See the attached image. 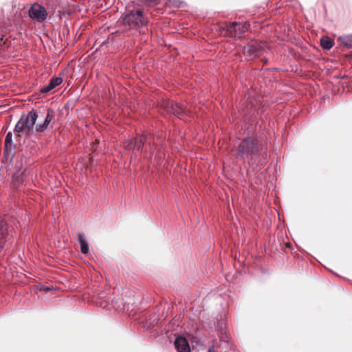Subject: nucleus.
Here are the masks:
<instances>
[{
    "mask_svg": "<svg viewBox=\"0 0 352 352\" xmlns=\"http://www.w3.org/2000/svg\"><path fill=\"white\" fill-rule=\"evenodd\" d=\"M37 118L38 116L34 111H30L27 116H22L16 124L15 131L26 135L32 134Z\"/></svg>",
    "mask_w": 352,
    "mask_h": 352,
    "instance_id": "obj_1",
    "label": "nucleus"
},
{
    "mask_svg": "<svg viewBox=\"0 0 352 352\" xmlns=\"http://www.w3.org/2000/svg\"><path fill=\"white\" fill-rule=\"evenodd\" d=\"M124 23L131 28L142 26L146 24V19L143 17L140 10L132 11L124 18Z\"/></svg>",
    "mask_w": 352,
    "mask_h": 352,
    "instance_id": "obj_2",
    "label": "nucleus"
},
{
    "mask_svg": "<svg viewBox=\"0 0 352 352\" xmlns=\"http://www.w3.org/2000/svg\"><path fill=\"white\" fill-rule=\"evenodd\" d=\"M29 16L32 19L41 23L47 19V12L43 6L34 3L30 8Z\"/></svg>",
    "mask_w": 352,
    "mask_h": 352,
    "instance_id": "obj_3",
    "label": "nucleus"
},
{
    "mask_svg": "<svg viewBox=\"0 0 352 352\" xmlns=\"http://www.w3.org/2000/svg\"><path fill=\"white\" fill-rule=\"evenodd\" d=\"M254 145V140L252 138H247L244 141H243L239 147V151L236 153V155L241 156V157H245L250 151L252 150Z\"/></svg>",
    "mask_w": 352,
    "mask_h": 352,
    "instance_id": "obj_4",
    "label": "nucleus"
},
{
    "mask_svg": "<svg viewBox=\"0 0 352 352\" xmlns=\"http://www.w3.org/2000/svg\"><path fill=\"white\" fill-rule=\"evenodd\" d=\"M54 118V111L53 110L48 109L47 111V114L45 116H43V121L41 122L38 123L36 126L35 129L37 132H43L44 131L52 120Z\"/></svg>",
    "mask_w": 352,
    "mask_h": 352,
    "instance_id": "obj_5",
    "label": "nucleus"
},
{
    "mask_svg": "<svg viewBox=\"0 0 352 352\" xmlns=\"http://www.w3.org/2000/svg\"><path fill=\"white\" fill-rule=\"evenodd\" d=\"M175 346L178 352H190L188 342L184 337H178L175 341Z\"/></svg>",
    "mask_w": 352,
    "mask_h": 352,
    "instance_id": "obj_6",
    "label": "nucleus"
},
{
    "mask_svg": "<svg viewBox=\"0 0 352 352\" xmlns=\"http://www.w3.org/2000/svg\"><path fill=\"white\" fill-rule=\"evenodd\" d=\"M7 232V223L5 221L0 223V252H1L6 241Z\"/></svg>",
    "mask_w": 352,
    "mask_h": 352,
    "instance_id": "obj_7",
    "label": "nucleus"
},
{
    "mask_svg": "<svg viewBox=\"0 0 352 352\" xmlns=\"http://www.w3.org/2000/svg\"><path fill=\"white\" fill-rule=\"evenodd\" d=\"M339 45L346 48L352 47V35H344L338 38Z\"/></svg>",
    "mask_w": 352,
    "mask_h": 352,
    "instance_id": "obj_8",
    "label": "nucleus"
},
{
    "mask_svg": "<svg viewBox=\"0 0 352 352\" xmlns=\"http://www.w3.org/2000/svg\"><path fill=\"white\" fill-rule=\"evenodd\" d=\"M80 245V250L82 253L87 254L89 252V245L87 241H86L85 236L83 234H80L78 237Z\"/></svg>",
    "mask_w": 352,
    "mask_h": 352,
    "instance_id": "obj_9",
    "label": "nucleus"
},
{
    "mask_svg": "<svg viewBox=\"0 0 352 352\" xmlns=\"http://www.w3.org/2000/svg\"><path fill=\"white\" fill-rule=\"evenodd\" d=\"M320 44L324 49L329 50L333 47V41L327 36H323L320 39Z\"/></svg>",
    "mask_w": 352,
    "mask_h": 352,
    "instance_id": "obj_10",
    "label": "nucleus"
},
{
    "mask_svg": "<svg viewBox=\"0 0 352 352\" xmlns=\"http://www.w3.org/2000/svg\"><path fill=\"white\" fill-rule=\"evenodd\" d=\"M62 78L59 77L53 78L50 80V83L52 84V87H56V86L59 85L62 82Z\"/></svg>",
    "mask_w": 352,
    "mask_h": 352,
    "instance_id": "obj_11",
    "label": "nucleus"
},
{
    "mask_svg": "<svg viewBox=\"0 0 352 352\" xmlns=\"http://www.w3.org/2000/svg\"><path fill=\"white\" fill-rule=\"evenodd\" d=\"M12 135L9 133L7 134L5 140V146L8 149L9 146H11Z\"/></svg>",
    "mask_w": 352,
    "mask_h": 352,
    "instance_id": "obj_12",
    "label": "nucleus"
},
{
    "mask_svg": "<svg viewBox=\"0 0 352 352\" xmlns=\"http://www.w3.org/2000/svg\"><path fill=\"white\" fill-rule=\"evenodd\" d=\"M52 84L50 82L48 84V85H47L41 89V92L43 94L48 93L50 91H51L52 89L54 88V87H52Z\"/></svg>",
    "mask_w": 352,
    "mask_h": 352,
    "instance_id": "obj_13",
    "label": "nucleus"
},
{
    "mask_svg": "<svg viewBox=\"0 0 352 352\" xmlns=\"http://www.w3.org/2000/svg\"><path fill=\"white\" fill-rule=\"evenodd\" d=\"M208 352H215V349H214V347H210V348L209 349Z\"/></svg>",
    "mask_w": 352,
    "mask_h": 352,
    "instance_id": "obj_14",
    "label": "nucleus"
},
{
    "mask_svg": "<svg viewBox=\"0 0 352 352\" xmlns=\"http://www.w3.org/2000/svg\"><path fill=\"white\" fill-rule=\"evenodd\" d=\"M236 25H238L237 23H233V26H236Z\"/></svg>",
    "mask_w": 352,
    "mask_h": 352,
    "instance_id": "obj_15",
    "label": "nucleus"
},
{
    "mask_svg": "<svg viewBox=\"0 0 352 352\" xmlns=\"http://www.w3.org/2000/svg\"><path fill=\"white\" fill-rule=\"evenodd\" d=\"M14 186H18V184H16V182L14 181Z\"/></svg>",
    "mask_w": 352,
    "mask_h": 352,
    "instance_id": "obj_16",
    "label": "nucleus"
}]
</instances>
